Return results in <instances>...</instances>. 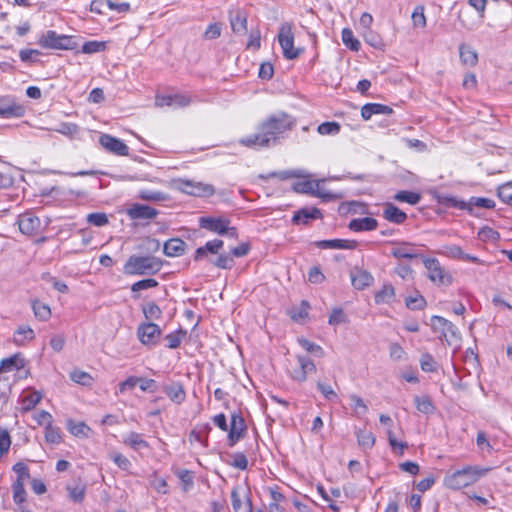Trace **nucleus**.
I'll use <instances>...</instances> for the list:
<instances>
[{"label":"nucleus","instance_id":"nucleus-18","mask_svg":"<svg viewBox=\"0 0 512 512\" xmlns=\"http://www.w3.org/2000/svg\"><path fill=\"white\" fill-rule=\"evenodd\" d=\"M246 424L242 416L233 414L228 433V445L233 447L246 433Z\"/></svg>","mask_w":512,"mask_h":512},{"label":"nucleus","instance_id":"nucleus-29","mask_svg":"<svg viewBox=\"0 0 512 512\" xmlns=\"http://www.w3.org/2000/svg\"><path fill=\"white\" fill-rule=\"evenodd\" d=\"M378 222L371 217L357 218L349 222V229L354 232L373 231L377 228Z\"/></svg>","mask_w":512,"mask_h":512},{"label":"nucleus","instance_id":"nucleus-50","mask_svg":"<svg viewBox=\"0 0 512 512\" xmlns=\"http://www.w3.org/2000/svg\"><path fill=\"white\" fill-rule=\"evenodd\" d=\"M412 22L416 28L426 27V16L424 14V7L419 5L416 6L412 12Z\"/></svg>","mask_w":512,"mask_h":512},{"label":"nucleus","instance_id":"nucleus-11","mask_svg":"<svg viewBox=\"0 0 512 512\" xmlns=\"http://www.w3.org/2000/svg\"><path fill=\"white\" fill-rule=\"evenodd\" d=\"M439 255L448 257L453 260H461L467 262L477 263L479 265H487V263L476 256L465 253L462 248L455 244L443 245L437 252Z\"/></svg>","mask_w":512,"mask_h":512},{"label":"nucleus","instance_id":"nucleus-25","mask_svg":"<svg viewBox=\"0 0 512 512\" xmlns=\"http://www.w3.org/2000/svg\"><path fill=\"white\" fill-rule=\"evenodd\" d=\"M358 242L355 240H347V239H332V240H322L317 242V247L321 249H345V250H353L357 247Z\"/></svg>","mask_w":512,"mask_h":512},{"label":"nucleus","instance_id":"nucleus-2","mask_svg":"<svg viewBox=\"0 0 512 512\" xmlns=\"http://www.w3.org/2000/svg\"><path fill=\"white\" fill-rule=\"evenodd\" d=\"M490 468L477 465H466L461 469L448 471L443 478V485L450 490H461L476 483L485 476Z\"/></svg>","mask_w":512,"mask_h":512},{"label":"nucleus","instance_id":"nucleus-48","mask_svg":"<svg viewBox=\"0 0 512 512\" xmlns=\"http://www.w3.org/2000/svg\"><path fill=\"white\" fill-rule=\"evenodd\" d=\"M139 198L145 201H165L167 199V196L160 191H154V190H141L139 192Z\"/></svg>","mask_w":512,"mask_h":512},{"label":"nucleus","instance_id":"nucleus-43","mask_svg":"<svg viewBox=\"0 0 512 512\" xmlns=\"http://www.w3.org/2000/svg\"><path fill=\"white\" fill-rule=\"evenodd\" d=\"M67 429L76 437H87L90 432V428L84 422L77 423L72 420L68 421Z\"/></svg>","mask_w":512,"mask_h":512},{"label":"nucleus","instance_id":"nucleus-52","mask_svg":"<svg viewBox=\"0 0 512 512\" xmlns=\"http://www.w3.org/2000/svg\"><path fill=\"white\" fill-rule=\"evenodd\" d=\"M142 311L147 319H159L162 315L160 307L154 302L145 304Z\"/></svg>","mask_w":512,"mask_h":512},{"label":"nucleus","instance_id":"nucleus-4","mask_svg":"<svg viewBox=\"0 0 512 512\" xmlns=\"http://www.w3.org/2000/svg\"><path fill=\"white\" fill-rule=\"evenodd\" d=\"M199 225L201 228L218 235H227L231 238L238 237L237 229L230 226V220L225 217L203 216L199 218Z\"/></svg>","mask_w":512,"mask_h":512},{"label":"nucleus","instance_id":"nucleus-27","mask_svg":"<svg viewBox=\"0 0 512 512\" xmlns=\"http://www.w3.org/2000/svg\"><path fill=\"white\" fill-rule=\"evenodd\" d=\"M393 112L392 108L379 104V103H367L365 104L361 109V116L364 120H369L372 115L375 114H383V115H389Z\"/></svg>","mask_w":512,"mask_h":512},{"label":"nucleus","instance_id":"nucleus-7","mask_svg":"<svg viewBox=\"0 0 512 512\" xmlns=\"http://www.w3.org/2000/svg\"><path fill=\"white\" fill-rule=\"evenodd\" d=\"M431 325L436 332L442 334L443 339L448 345H454L460 342V332L457 327L447 319L441 316H433L431 318Z\"/></svg>","mask_w":512,"mask_h":512},{"label":"nucleus","instance_id":"nucleus-31","mask_svg":"<svg viewBox=\"0 0 512 512\" xmlns=\"http://www.w3.org/2000/svg\"><path fill=\"white\" fill-rule=\"evenodd\" d=\"M321 211L317 208H303L296 212L292 218L295 224H307L311 219L321 218Z\"/></svg>","mask_w":512,"mask_h":512},{"label":"nucleus","instance_id":"nucleus-44","mask_svg":"<svg viewBox=\"0 0 512 512\" xmlns=\"http://www.w3.org/2000/svg\"><path fill=\"white\" fill-rule=\"evenodd\" d=\"M358 444L363 449H370L375 444V436L372 432L366 430H359L356 433Z\"/></svg>","mask_w":512,"mask_h":512},{"label":"nucleus","instance_id":"nucleus-63","mask_svg":"<svg viewBox=\"0 0 512 512\" xmlns=\"http://www.w3.org/2000/svg\"><path fill=\"white\" fill-rule=\"evenodd\" d=\"M405 302L406 306L412 310H420L426 305L424 297L420 294L406 298Z\"/></svg>","mask_w":512,"mask_h":512},{"label":"nucleus","instance_id":"nucleus-19","mask_svg":"<svg viewBox=\"0 0 512 512\" xmlns=\"http://www.w3.org/2000/svg\"><path fill=\"white\" fill-rule=\"evenodd\" d=\"M17 223L20 231L29 236L36 234L41 225L40 219L29 212L19 215Z\"/></svg>","mask_w":512,"mask_h":512},{"label":"nucleus","instance_id":"nucleus-15","mask_svg":"<svg viewBox=\"0 0 512 512\" xmlns=\"http://www.w3.org/2000/svg\"><path fill=\"white\" fill-rule=\"evenodd\" d=\"M314 372H316L315 364L305 356H297V367L289 371L290 376L298 382L306 381L307 375Z\"/></svg>","mask_w":512,"mask_h":512},{"label":"nucleus","instance_id":"nucleus-42","mask_svg":"<svg viewBox=\"0 0 512 512\" xmlns=\"http://www.w3.org/2000/svg\"><path fill=\"white\" fill-rule=\"evenodd\" d=\"M342 42L346 47L351 49L352 51H359L361 44L358 39L354 37V34L351 29L344 28L341 33Z\"/></svg>","mask_w":512,"mask_h":512},{"label":"nucleus","instance_id":"nucleus-17","mask_svg":"<svg viewBox=\"0 0 512 512\" xmlns=\"http://www.w3.org/2000/svg\"><path fill=\"white\" fill-rule=\"evenodd\" d=\"M99 143L107 151L116 155L127 156L129 154L128 146L122 140L109 134H102L99 138Z\"/></svg>","mask_w":512,"mask_h":512},{"label":"nucleus","instance_id":"nucleus-46","mask_svg":"<svg viewBox=\"0 0 512 512\" xmlns=\"http://www.w3.org/2000/svg\"><path fill=\"white\" fill-rule=\"evenodd\" d=\"M149 484L158 493L168 494V492H169V487H168L167 481L164 478L159 477L156 472H154L150 476Z\"/></svg>","mask_w":512,"mask_h":512},{"label":"nucleus","instance_id":"nucleus-34","mask_svg":"<svg viewBox=\"0 0 512 512\" xmlns=\"http://www.w3.org/2000/svg\"><path fill=\"white\" fill-rule=\"evenodd\" d=\"M460 60L464 65L474 67L478 63V54L475 49L466 44L459 47Z\"/></svg>","mask_w":512,"mask_h":512},{"label":"nucleus","instance_id":"nucleus-61","mask_svg":"<svg viewBox=\"0 0 512 512\" xmlns=\"http://www.w3.org/2000/svg\"><path fill=\"white\" fill-rule=\"evenodd\" d=\"M298 342L307 352L312 353L318 357H322L324 355L323 349L319 345L304 338L298 339Z\"/></svg>","mask_w":512,"mask_h":512},{"label":"nucleus","instance_id":"nucleus-30","mask_svg":"<svg viewBox=\"0 0 512 512\" xmlns=\"http://www.w3.org/2000/svg\"><path fill=\"white\" fill-rule=\"evenodd\" d=\"M350 276L352 285L358 290L368 287L373 282V276L365 270L352 271Z\"/></svg>","mask_w":512,"mask_h":512},{"label":"nucleus","instance_id":"nucleus-38","mask_svg":"<svg viewBox=\"0 0 512 512\" xmlns=\"http://www.w3.org/2000/svg\"><path fill=\"white\" fill-rule=\"evenodd\" d=\"M42 399L39 391H31L21 397L22 410L28 412L32 410Z\"/></svg>","mask_w":512,"mask_h":512},{"label":"nucleus","instance_id":"nucleus-47","mask_svg":"<svg viewBox=\"0 0 512 512\" xmlns=\"http://www.w3.org/2000/svg\"><path fill=\"white\" fill-rule=\"evenodd\" d=\"M32 309H33L34 315L41 321H46L50 318L51 310L48 305H46L40 301H33Z\"/></svg>","mask_w":512,"mask_h":512},{"label":"nucleus","instance_id":"nucleus-10","mask_svg":"<svg viewBox=\"0 0 512 512\" xmlns=\"http://www.w3.org/2000/svg\"><path fill=\"white\" fill-rule=\"evenodd\" d=\"M250 491L246 487L235 486L231 491V502L234 512H252Z\"/></svg>","mask_w":512,"mask_h":512},{"label":"nucleus","instance_id":"nucleus-6","mask_svg":"<svg viewBox=\"0 0 512 512\" xmlns=\"http://www.w3.org/2000/svg\"><path fill=\"white\" fill-rule=\"evenodd\" d=\"M424 267L427 269V277L437 285H450L453 281L451 274L443 268L436 258L422 257Z\"/></svg>","mask_w":512,"mask_h":512},{"label":"nucleus","instance_id":"nucleus-56","mask_svg":"<svg viewBox=\"0 0 512 512\" xmlns=\"http://www.w3.org/2000/svg\"><path fill=\"white\" fill-rule=\"evenodd\" d=\"M420 366L424 372H434L437 369V363L429 353H425L421 356Z\"/></svg>","mask_w":512,"mask_h":512},{"label":"nucleus","instance_id":"nucleus-59","mask_svg":"<svg viewBox=\"0 0 512 512\" xmlns=\"http://www.w3.org/2000/svg\"><path fill=\"white\" fill-rule=\"evenodd\" d=\"M158 286V281L152 278L143 279L135 282L131 286L132 292H139L142 290H147L150 288H154Z\"/></svg>","mask_w":512,"mask_h":512},{"label":"nucleus","instance_id":"nucleus-9","mask_svg":"<svg viewBox=\"0 0 512 512\" xmlns=\"http://www.w3.org/2000/svg\"><path fill=\"white\" fill-rule=\"evenodd\" d=\"M177 189L187 195L196 197H209L215 193L211 184L186 179L177 181Z\"/></svg>","mask_w":512,"mask_h":512},{"label":"nucleus","instance_id":"nucleus-32","mask_svg":"<svg viewBox=\"0 0 512 512\" xmlns=\"http://www.w3.org/2000/svg\"><path fill=\"white\" fill-rule=\"evenodd\" d=\"M163 391L169 399L176 404H181L186 398L185 390L183 385L180 383L166 385L164 386Z\"/></svg>","mask_w":512,"mask_h":512},{"label":"nucleus","instance_id":"nucleus-35","mask_svg":"<svg viewBox=\"0 0 512 512\" xmlns=\"http://www.w3.org/2000/svg\"><path fill=\"white\" fill-rule=\"evenodd\" d=\"M391 255L395 258L413 259L419 257L413 245L410 243H402L392 248Z\"/></svg>","mask_w":512,"mask_h":512},{"label":"nucleus","instance_id":"nucleus-16","mask_svg":"<svg viewBox=\"0 0 512 512\" xmlns=\"http://www.w3.org/2000/svg\"><path fill=\"white\" fill-rule=\"evenodd\" d=\"M193 102V97L187 94H174L157 96L155 104L159 107L183 108Z\"/></svg>","mask_w":512,"mask_h":512},{"label":"nucleus","instance_id":"nucleus-5","mask_svg":"<svg viewBox=\"0 0 512 512\" xmlns=\"http://www.w3.org/2000/svg\"><path fill=\"white\" fill-rule=\"evenodd\" d=\"M38 43L46 49L72 50L75 48V43L72 41L71 36L57 34L53 30H48L44 33Z\"/></svg>","mask_w":512,"mask_h":512},{"label":"nucleus","instance_id":"nucleus-57","mask_svg":"<svg viewBox=\"0 0 512 512\" xmlns=\"http://www.w3.org/2000/svg\"><path fill=\"white\" fill-rule=\"evenodd\" d=\"M185 335H186V332H184L182 330H178V331H175V332H172V333L166 335L165 339L167 341V346L170 349H176L177 347H179V345L182 341V338Z\"/></svg>","mask_w":512,"mask_h":512},{"label":"nucleus","instance_id":"nucleus-1","mask_svg":"<svg viewBox=\"0 0 512 512\" xmlns=\"http://www.w3.org/2000/svg\"><path fill=\"white\" fill-rule=\"evenodd\" d=\"M296 124V120L285 112H277L270 115L259 125V132L240 139V143L246 147L260 149L274 145L279 137L290 131Z\"/></svg>","mask_w":512,"mask_h":512},{"label":"nucleus","instance_id":"nucleus-3","mask_svg":"<svg viewBox=\"0 0 512 512\" xmlns=\"http://www.w3.org/2000/svg\"><path fill=\"white\" fill-rule=\"evenodd\" d=\"M161 267V260L154 256L132 255L124 265V273L127 275H149L157 273Z\"/></svg>","mask_w":512,"mask_h":512},{"label":"nucleus","instance_id":"nucleus-49","mask_svg":"<svg viewBox=\"0 0 512 512\" xmlns=\"http://www.w3.org/2000/svg\"><path fill=\"white\" fill-rule=\"evenodd\" d=\"M45 440L51 444H59L62 440L60 429L52 424H48L45 427Z\"/></svg>","mask_w":512,"mask_h":512},{"label":"nucleus","instance_id":"nucleus-41","mask_svg":"<svg viewBox=\"0 0 512 512\" xmlns=\"http://www.w3.org/2000/svg\"><path fill=\"white\" fill-rule=\"evenodd\" d=\"M394 199L399 202L416 205L420 202L421 195L417 192L402 190L394 195Z\"/></svg>","mask_w":512,"mask_h":512},{"label":"nucleus","instance_id":"nucleus-13","mask_svg":"<svg viewBox=\"0 0 512 512\" xmlns=\"http://www.w3.org/2000/svg\"><path fill=\"white\" fill-rule=\"evenodd\" d=\"M323 180H309L305 179L299 182H296L293 185V189L298 193H309L324 199H330L333 195L329 192H326L322 187L321 183Z\"/></svg>","mask_w":512,"mask_h":512},{"label":"nucleus","instance_id":"nucleus-23","mask_svg":"<svg viewBox=\"0 0 512 512\" xmlns=\"http://www.w3.org/2000/svg\"><path fill=\"white\" fill-rule=\"evenodd\" d=\"M25 366V359L21 353H16L0 362V374L19 371Z\"/></svg>","mask_w":512,"mask_h":512},{"label":"nucleus","instance_id":"nucleus-36","mask_svg":"<svg viewBox=\"0 0 512 512\" xmlns=\"http://www.w3.org/2000/svg\"><path fill=\"white\" fill-rule=\"evenodd\" d=\"M123 443L134 450L145 449L149 447L147 441H145L141 434L136 432H130L123 438Z\"/></svg>","mask_w":512,"mask_h":512},{"label":"nucleus","instance_id":"nucleus-24","mask_svg":"<svg viewBox=\"0 0 512 512\" xmlns=\"http://www.w3.org/2000/svg\"><path fill=\"white\" fill-rule=\"evenodd\" d=\"M35 339V332L29 325H20L13 334V343L16 346H25Z\"/></svg>","mask_w":512,"mask_h":512},{"label":"nucleus","instance_id":"nucleus-8","mask_svg":"<svg viewBox=\"0 0 512 512\" xmlns=\"http://www.w3.org/2000/svg\"><path fill=\"white\" fill-rule=\"evenodd\" d=\"M278 41L286 59H295L300 55L301 50L294 47V33L290 23L286 22L280 26Z\"/></svg>","mask_w":512,"mask_h":512},{"label":"nucleus","instance_id":"nucleus-45","mask_svg":"<svg viewBox=\"0 0 512 512\" xmlns=\"http://www.w3.org/2000/svg\"><path fill=\"white\" fill-rule=\"evenodd\" d=\"M414 403L417 410L421 413L431 414L434 411V406L428 396H415Z\"/></svg>","mask_w":512,"mask_h":512},{"label":"nucleus","instance_id":"nucleus-53","mask_svg":"<svg viewBox=\"0 0 512 512\" xmlns=\"http://www.w3.org/2000/svg\"><path fill=\"white\" fill-rule=\"evenodd\" d=\"M109 457L121 470L128 471L132 466L131 461L121 453L113 452Z\"/></svg>","mask_w":512,"mask_h":512},{"label":"nucleus","instance_id":"nucleus-58","mask_svg":"<svg viewBox=\"0 0 512 512\" xmlns=\"http://www.w3.org/2000/svg\"><path fill=\"white\" fill-rule=\"evenodd\" d=\"M106 45L100 41H87L82 45V52L86 54L97 53L105 50Z\"/></svg>","mask_w":512,"mask_h":512},{"label":"nucleus","instance_id":"nucleus-20","mask_svg":"<svg viewBox=\"0 0 512 512\" xmlns=\"http://www.w3.org/2000/svg\"><path fill=\"white\" fill-rule=\"evenodd\" d=\"M231 29L234 33L244 35L247 32V13L242 9L229 11Z\"/></svg>","mask_w":512,"mask_h":512},{"label":"nucleus","instance_id":"nucleus-60","mask_svg":"<svg viewBox=\"0 0 512 512\" xmlns=\"http://www.w3.org/2000/svg\"><path fill=\"white\" fill-rule=\"evenodd\" d=\"M70 378L75 383L81 385H90L92 383V377L84 371L74 370L70 373Z\"/></svg>","mask_w":512,"mask_h":512},{"label":"nucleus","instance_id":"nucleus-12","mask_svg":"<svg viewBox=\"0 0 512 512\" xmlns=\"http://www.w3.org/2000/svg\"><path fill=\"white\" fill-rule=\"evenodd\" d=\"M137 335L143 345L154 346L159 342L161 329L152 322L142 323L138 326Z\"/></svg>","mask_w":512,"mask_h":512},{"label":"nucleus","instance_id":"nucleus-33","mask_svg":"<svg viewBox=\"0 0 512 512\" xmlns=\"http://www.w3.org/2000/svg\"><path fill=\"white\" fill-rule=\"evenodd\" d=\"M223 244V241L220 239L208 241L204 246L199 247L196 250L194 259L196 261L201 260L202 258L206 257L208 253L217 254L223 247Z\"/></svg>","mask_w":512,"mask_h":512},{"label":"nucleus","instance_id":"nucleus-51","mask_svg":"<svg viewBox=\"0 0 512 512\" xmlns=\"http://www.w3.org/2000/svg\"><path fill=\"white\" fill-rule=\"evenodd\" d=\"M317 131L321 135H337L340 132V124L337 122H323L321 123Z\"/></svg>","mask_w":512,"mask_h":512},{"label":"nucleus","instance_id":"nucleus-39","mask_svg":"<svg viewBox=\"0 0 512 512\" xmlns=\"http://www.w3.org/2000/svg\"><path fill=\"white\" fill-rule=\"evenodd\" d=\"M349 399L355 416L361 417L368 412V406L360 396L357 394H350Z\"/></svg>","mask_w":512,"mask_h":512},{"label":"nucleus","instance_id":"nucleus-21","mask_svg":"<svg viewBox=\"0 0 512 512\" xmlns=\"http://www.w3.org/2000/svg\"><path fill=\"white\" fill-rule=\"evenodd\" d=\"M127 215L130 219H154L158 215V211L144 204H133L127 209Z\"/></svg>","mask_w":512,"mask_h":512},{"label":"nucleus","instance_id":"nucleus-37","mask_svg":"<svg viewBox=\"0 0 512 512\" xmlns=\"http://www.w3.org/2000/svg\"><path fill=\"white\" fill-rule=\"evenodd\" d=\"M394 297V287L391 284H385L375 293L374 300L376 304H388L393 301Z\"/></svg>","mask_w":512,"mask_h":512},{"label":"nucleus","instance_id":"nucleus-62","mask_svg":"<svg viewBox=\"0 0 512 512\" xmlns=\"http://www.w3.org/2000/svg\"><path fill=\"white\" fill-rule=\"evenodd\" d=\"M498 197L505 203L512 205V182L505 183L498 188Z\"/></svg>","mask_w":512,"mask_h":512},{"label":"nucleus","instance_id":"nucleus-64","mask_svg":"<svg viewBox=\"0 0 512 512\" xmlns=\"http://www.w3.org/2000/svg\"><path fill=\"white\" fill-rule=\"evenodd\" d=\"M13 471L17 474L15 482L25 483V481L30 477L28 467L22 462L16 463L13 466Z\"/></svg>","mask_w":512,"mask_h":512},{"label":"nucleus","instance_id":"nucleus-28","mask_svg":"<svg viewBox=\"0 0 512 512\" xmlns=\"http://www.w3.org/2000/svg\"><path fill=\"white\" fill-rule=\"evenodd\" d=\"M383 217L392 223L402 224L407 219V215L405 212L400 210L398 207L393 205L392 203H386L384 205Z\"/></svg>","mask_w":512,"mask_h":512},{"label":"nucleus","instance_id":"nucleus-26","mask_svg":"<svg viewBox=\"0 0 512 512\" xmlns=\"http://www.w3.org/2000/svg\"><path fill=\"white\" fill-rule=\"evenodd\" d=\"M186 243L179 238H172L164 243L163 252L168 257H179L184 254Z\"/></svg>","mask_w":512,"mask_h":512},{"label":"nucleus","instance_id":"nucleus-14","mask_svg":"<svg viewBox=\"0 0 512 512\" xmlns=\"http://www.w3.org/2000/svg\"><path fill=\"white\" fill-rule=\"evenodd\" d=\"M25 107L10 96L0 98V117L19 118L25 114Z\"/></svg>","mask_w":512,"mask_h":512},{"label":"nucleus","instance_id":"nucleus-54","mask_svg":"<svg viewBox=\"0 0 512 512\" xmlns=\"http://www.w3.org/2000/svg\"><path fill=\"white\" fill-rule=\"evenodd\" d=\"M11 446V436L6 428L0 427V456L8 453Z\"/></svg>","mask_w":512,"mask_h":512},{"label":"nucleus","instance_id":"nucleus-40","mask_svg":"<svg viewBox=\"0 0 512 512\" xmlns=\"http://www.w3.org/2000/svg\"><path fill=\"white\" fill-rule=\"evenodd\" d=\"M176 475L181 482V487L184 492L190 491L194 486L193 473L186 469H179L176 471Z\"/></svg>","mask_w":512,"mask_h":512},{"label":"nucleus","instance_id":"nucleus-22","mask_svg":"<svg viewBox=\"0 0 512 512\" xmlns=\"http://www.w3.org/2000/svg\"><path fill=\"white\" fill-rule=\"evenodd\" d=\"M458 20L463 28L472 31L477 29L483 23L482 16L474 14L470 10L461 9L458 13Z\"/></svg>","mask_w":512,"mask_h":512},{"label":"nucleus","instance_id":"nucleus-55","mask_svg":"<svg viewBox=\"0 0 512 512\" xmlns=\"http://www.w3.org/2000/svg\"><path fill=\"white\" fill-rule=\"evenodd\" d=\"M25 483L14 482L12 486L13 500L17 505L22 504L26 499Z\"/></svg>","mask_w":512,"mask_h":512}]
</instances>
